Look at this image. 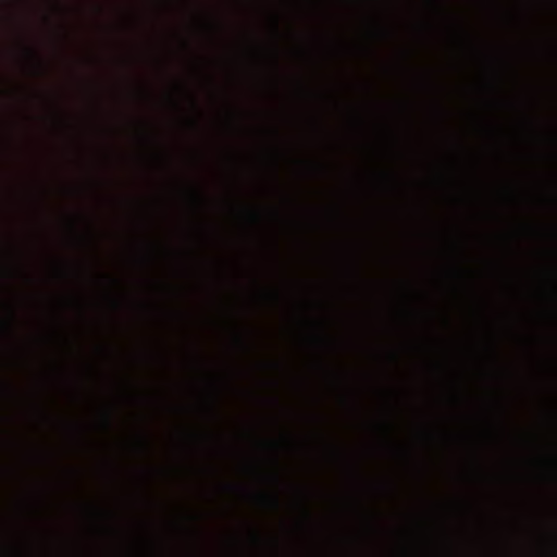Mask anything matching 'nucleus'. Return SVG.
<instances>
[{
  "instance_id": "f257e3e1",
  "label": "nucleus",
  "mask_w": 557,
  "mask_h": 557,
  "mask_svg": "<svg viewBox=\"0 0 557 557\" xmlns=\"http://www.w3.org/2000/svg\"><path fill=\"white\" fill-rule=\"evenodd\" d=\"M263 499L270 500L274 506H277V499L274 497L262 496Z\"/></svg>"
},
{
  "instance_id": "f03ea898",
  "label": "nucleus",
  "mask_w": 557,
  "mask_h": 557,
  "mask_svg": "<svg viewBox=\"0 0 557 557\" xmlns=\"http://www.w3.org/2000/svg\"><path fill=\"white\" fill-rule=\"evenodd\" d=\"M29 54L35 55V52L33 50H28Z\"/></svg>"
}]
</instances>
